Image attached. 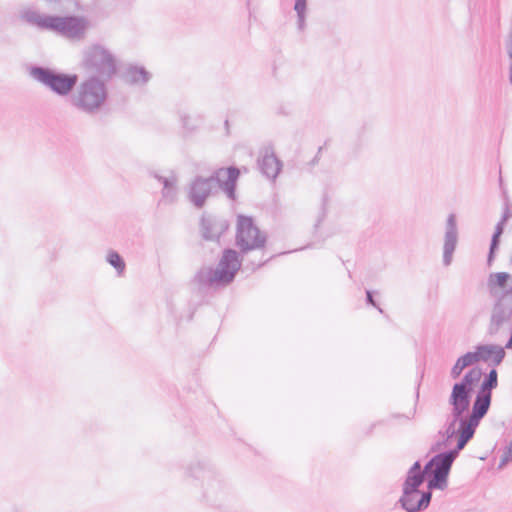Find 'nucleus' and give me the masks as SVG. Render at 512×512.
<instances>
[{"label": "nucleus", "mask_w": 512, "mask_h": 512, "mask_svg": "<svg viewBox=\"0 0 512 512\" xmlns=\"http://www.w3.org/2000/svg\"><path fill=\"white\" fill-rule=\"evenodd\" d=\"M305 13L306 12H302L300 14H297V18H298L297 23H298V28L300 30H302L304 28V25H305Z\"/></svg>", "instance_id": "e433bc0d"}, {"label": "nucleus", "mask_w": 512, "mask_h": 512, "mask_svg": "<svg viewBox=\"0 0 512 512\" xmlns=\"http://www.w3.org/2000/svg\"><path fill=\"white\" fill-rule=\"evenodd\" d=\"M180 120L182 127L189 132L194 131L197 127V125L191 121V117L186 113L180 114Z\"/></svg>", "instance_id": "2f4dec72"}, {"label": "nucleus", "mask_w": 512, "mask_h": 512, "mask_svg": "<svg viewBox=\"0 0 512 512\" xmlns=\"http://www.w3.org/2000/svg\"><path fill=\"white\" fill-rule=\"evenodd\" d=\"M465 368H467L466 365H464L463 362L458 358L453 367L451 368V378L455 380L458 379Z\"/></svg>", "instance_id": "7c9ffc66"}, {"label": "nucleus", "mask_w": 512, "mask_h": 512, "mask_svg": "<svg viewBox=\"0 0 512 512\" xmlns=\"http://www.w3.org/2000/svg\"><path fill=\"white\" fill-rule=\"evenodd\" d=\"M483 375V371L480 367H473L467 371L464 376L458 381L465 385L471 390H475L476 385L479 383Z\"/></svg>", "instance_id": "5701e85b"}, {"label": "nucleus", "mask_w": 512, "mask_h": 512, "mask_svg": "<svg viewBox=\"0 0 512 512\" xmlns=\"http://www.w3.org/2000/svg\"><path fill=\"white\" fill-rule=\"evenodd\" d=\"M241 255L240 250L236 251L232 248H225L223 250L216 269L220 272L224 280V284L231 283L234 280L236 273L240 270L242 266V259L240 258Z\"/></svg>", "instance_id": "ddd939ff"}, {"label": "nucleus", "mask_w": 512, "mask_h": 512, "mask_svg": "<svg viewBox=\"0 0 512 512\" xmlns=\"http://www.w3.org/2000/svg\"><path fill=\"white\" fill-rule=\"evenodd\" d=\"M492 395L477 391L476 396L471 403V411L463 416L459 426L461 427V435L466 440L470 441L476 432L480 421L486 416L491 406Z\"/></svg>", "instance_id": "6e6552de"}, {"label": "nucleus", "mask_w": 512, "mask_h": 512, "mask_svg": "<svg viewBox=\"0 0 512 512\" xmlns=\"http://www.w3.org/2000/svg\"><path fill=\"white\" fill-rule=\"evenodd\" d=\"M502 234L503 233L496 231V230H494V233L492 234L489 252L487 255V265L488 266H491L495 259L496 253L500 246Z\"/></svg>", "instance_id": "a878e982"}, {"label": "nucleus", "mask_w": 512, "mask_h": 512, "mask_svg": "<svg viewBox=\"0 0 512 512\" xmlns=\"http://www.w3.org/2000/svg\"><path fill=\"white\" fill-rule=\"evenodd\" d=\"M473 394V390L458 381L455 382L448 398V404L451 408L447 420L459 425L463 416L470 410Z\"/></svg>", "instance_id": "9d476101"}, {"label": "nucleus", "mask_w": 512, "mask_h": 512, "mask_svg": "<svg viewBox=\"0 0 512 512\" xmlns=\"http://www.w3.org/2000/svg\"><path fill=\"white\" fill-rule=\"evenodd\" d=\"M510 217H511V213H510L509 206L505 205L503 214H502L500 220L497 222V224L495 226V230L503 233L504 229H505V226H506V223H507V221L509 220Z\"/></svg>", "instance_id": "cd10ccee"}, {"label": "nucleus", "mask_w": 512, "mask_h": 512, "mask_svg": "<svg viewBox=\"0 0 512 512\" xmlns=\"http://www.w3.org/2000/svg\"><path fill=\"white\" fill-rule=\"evenodd\" d=\"M511 275L508 272H494L491 273L487 279V288L490 296L498 300L502 291L508 289V281Z\"/></svg>", "instance_id": "6ab92c4d"}, {"label": "nucleus", "mask_w": 512, "mask_h": 512, "mask_svg": "<svg viewBox=\"0 0 512 512\" xmlns=\"http://www.w3.org/2000/svg\"><path fill=\"white\" fill-rule=\"evenodd\" d=\"M418 398H419V392L417 391L416 392V399H418Z\"/></svg>", "instance_id": "c03bdc74"}, {"label": "nucleus", "mask_w": 512, "mask_h": 512, "mask_svg": "<svg viewBox=\"0 0 512 512\" xmlns=\"http://www.w3.org/2000/svg\"><path fill=\"white\" fill-rule=\"evenodd\" d=\"M155 178L162 183L163 188H173L176 187L177 184V177L176 175L172 174L169 177H163L158 174H155Z\"/></svg>", "instance_id": "c85d7f7f"}, {"label": "nucleus", "mask_w": 512, "mask_h": 512, "mask_svg": "<svg viewBox=\"0 0 512 512\" xmlns=\"http://www.w3.org/2000/svg\"><path fill=\"white\" fill-rule=\"evenodd\" d=\"M26 72L29 76H32V64H26L25 65Z\"/></svg>", "instance_id": "a19ab883"}, {"label": "nucleus", "mask_w": 512, "mask_h": 512, "mask_svg": "<svg viewBox=\"0 0 512 512\" xmlns=\"http://www.w3.org/2000/svg\"><path fill=\"white\" fill-rule=\"evenodd\" d=\"M509 81H510V83L512 85V60H511V64H510Z\"/></svg>", "instance_id": "79ce46f5"}, {"label": "nucleus", "mask_w": 512, "mask_h": 512, "mask_svg": "<svg viewBox=\"0 0 512 512\" xmlns=\"http://www.w3.org/2000/svg\"><path fill=\"white\" fill-rule=\"evenodd\" d=\"M266 242V233L259 229L253 217L242 214L237 216L235 245L241 254L262 249Z\"/></svg>", "instance_id": "39448f33"}, {"label": "nucleus", "mask_w": 512, "mask_h": 512, "mask_svg": "<svg viewBox=\"0 0 512 512\" xmlns=\"http://www.w3.org/2000/svg\"><path fill=\"white\" fill-rule=\"evenodd\" d=\"M510 262L512 263V255H511V258H510Z\"/></svg>", "instance_id": "a18cd8bd"}, {"label": "nucleus", "mask_w": 512, "mask_h": 512, "mask_svg": "<svg viewBox=\"0 0 512 512\" xmlns=\"http://www.w3.org/2000/svg\"><path fill=\"white\" fill-rule=\"evenodd\" d=\"M58 15H40L34 12V25L41 30H48L57 33L59 27Z\"/></svg>", "instance_id": "4be33fe9"}, {"label": "nucleus", "mask_w": 512, "mask_h": 512, "mask_svg": "<svg viewBox=\"0 0 512 512\" xmlns=\"http://www.w3.org/2000/svg\"><path fill=\"white\" fill-rule=\"evenodd\" d=\"M512 320V285L502 291L493 304L487 334L495 336L500 329Z\"/></svg>", "instance_id": "1a4fd4ad"}, {"label": "nucleus", "mask_w": 512, "mask_h": 512, "mask_svg": "<svg viewBox=\"0 0 512 512\" xmlns=\"http://www.w3.org/2000/svg\"><path fill=\"white\" fill-rule=\"evenodd\" d=\"M498 386V373L495 367H493L488 374L485 375L482 380L479 391L492 395V391Z\"/></svg>", "instance_id": "b1692460"}, {"label": "nucleus", "mask_w": 512, "mask_h": 512, "mask_svg": "<svg viewBox=\"0 0 512 512\" xmlns=\"http://www.w3.org/2000/svg\"><path fill=\"white\" fill-rule=\"evenodd\" d=\"M57 34L69 37L79 38L86 29L87 21L79 16H60Z\"/></svg>", "instance_id": "dca6fc26"}, {"label": "nucleus", "mask_w": 512, "mask_h": 512, "mask_svg": "<svg viewBox=\"0 0 512 512\" xmlns=\"http://www.w3.org/2000/svg\"><path fill=\"white\" fill-rule=\"evenodd\" d=\"M122 80L130 85L143 86L151 79V74L145 67L129 65L121 75Z\"/></svg>", "instance_id": "a211bd4d"}, {"label": "nucleus", "mask_w": 512, "mask_h": 512, "mask_svg": "<svg viewBox=\"0 0 512 512\" xmlns=\"http://www.w3.org/2000/svg\"><path fill=\"white\" fill-rule=\"evenodd\" d=\"M162 197L169 202H174L177 197V189L176 187L173 188H163L162 189Z\"/></svg>", "instance_id": "473e14b6"}, {"label": "nucleus", "mask_w": 512, "mask_h": 512, "mask_svg": "<svg viewBox=\"0 0 512 512\" xmlns=\"http://www.w3.org/2000/svg\"><path fill=\"white\" fill-rule=\"evenodd\" d=\"M443 428H444V430L439 431V435L442 436V440L435 442L431 446V448H430L431 452H436V451H439L442 447H447L449 445L450 440L453 437H456L458 440L461 435V433H460L461 427L456 423H452V421H450V420L446 419V422H445Z\"/></svg>", "instance_id": "aec40b11"}, {"label": "nucleus", "mask_w": 512, "mask_h": 512, "mask_svg": "<svg viewBox=\"0 0 512 512\" xmlns=\"http://www.w3.org/2000/svg\"><path fill=\"white\" fill-rule=\"evenodd\" d=\"M322 150H323V147H319L318 148V151H317V154L315 155V157L311 160V164L312 165H315L318 160H319V157H320V154L322 153Z\"/></svg>", "instance_id": "ea45409f"}, {"label": "nucleus", "mask_w": 512, "mask_h": 512, "mask_svg": "<svg viewBox=\"0 0 512 512\" xmlns=\"http://www.w3.org/2000/svg\"><path fill=\"white\" fill-rule=\"evenodd\" d=\"M34 79L60 97L70 96L77 86V74L59 72L49 67L34 65Z\"/></svg>", "instance_id": "423d86ee"}, {"label": "nucleus", "mask_w": 512, "mask_h": 512, "mask_svg": "<svg viewBox=\"0 0 512 512\" xmlns=\"http://www.w3.org/2000/svg\"><path fill=\"white\" fill-rule=\"evenodd\" d=\"M325 201H326V199L324 198L322 212H321L320 216L317 219V222L315 224V228H317L320 225V223L324 220V218L326 217V210H325V207H324Z\"/></svg>", "instance_id": "4c0bfd02"}, {"label": "nucleus", "mask_w": 512, "mask_h": 512, "mask_svg": "<svg viewBox=\"0 0 512 512\" xmlns=\"http://www.w3.org/2000/svg\"><path fill=\"white\" fill-rule=\"evenodd\" d=\"M407 483V475L405 476L404 482L402 484V495L398 500L400 507L406 512H422L425 511L432 499V491L427 488V490L421 491L420 487L423 484H419L416 489L409 490L406 489Z\"/></svg>", "instance_id": "9b49d317"}, {"label": "nucleus", "mask_w": 512, "mask_h": 512, "mask_svg": "<svg viewBox=\"0 0 512 512\" xmlns=\"http://www.w3.org/2000/svg\"><path fill=\"white\" fill-rule=\"evenodd\" d=\"M458 242V229L456 215H448L445 226V237L443 245V264L449 266L452 262L453 253Z\"/></svg>", "instance_id": "4468645a"}, {"label": "nucleus", "mask_w": 512, "mask_h": 512, "mask_svg": "<svg viewBox=\"0 0 512 512\" xmlns=\"http://www.w3.org/2000/svg\"><path fill=\"white\" fill-rule=\"evenodd\" d=\"M83 66L88 72L104 80L111 79L117 72L114 55L100 44L92 45L85 50Z\"/></svg>", "instance_id": "0eeeda50"}, {"label": "nucleus", "mask_w": 512, "mask_h": 512, "mask_svg": "<svg viewBox=\"0 0 512 512\" xmlns=\"http://www.w3.org/2000/svg\"><path fill=\"white\" fill-rule=\"evenodd\" d=\"M193 281L200 287L212 286L216 283L224 284V280L217 269L212 267L201 268L194 276Z\"/></svg>", "instance_id": "412c9836"}, {"label": "nucleus", "mask_w": 512, "mask_h": 512, "mask_svg": "<svg viewBox=\"0 0 512 512\" xmlns=\"http://www.w3.org/2000/svg\"><path fill=\"white\" fill-rule=\"evenodd\" d=\"M306 8H307V0H295L294 10L296 11L297 14L306 12Z\"/></svg>", "instance_id": "f704fd0d"}, {"label": "nucleus", "mask_w": 512, "mask_h": 512, "mask_svg": "<svg viewBox=\"0 0 512 512\" xmlns=\"http://www.w3.org/2000/svg\"><path fill=\"white\" fill-rule=\"evenodd\" d=\"M190 476L201 481L203 498L214 507H222L229 498V488L215 468L205 460L196 461L188 468Z\"/></svg>", "instance_id": "7ed1b4c3"}, {"label": "nucleus", "mask_w": 512, "mask_h": 512, "mask_svg": "<svg viewBox=\"0 0 512 512\" xmlns=\"http://www.w3.org/2000/svg\"><path fill=\"white\" fill-rule=\"evenodd\" d=\"M459 359L463 362L464 365H466V367H469L479 362L476 349L474 351L466 352L465 354L460 356Z\"/></svg>", "instance_id": "bb28decb"}, {"label": "nucleus", "mask_w": 512, "mask_h": 512, "mask_svg": "<svg viewBox=\"0 0 512 512\" xmlns=\"http://www.w3.org/2000/svg\"><path fill=\"white\" fill-rule=\"evenodd\" d=\"M468 443V440L460 436L453 449L437 453L423 468L419 460L415 461L407 471V492L416 489L425 480H427L429 490H444L448 485V477L453 462Z\"/></svg>", "instance_id": "f257e3e1"}, {"label": "nucleus", "mask_w": 512, "mask_h": 512, "mask_svg": "<svg viewBox=\"0 0 512 512\" xmlns=\"http://www.w3.org/2000/svg\"><path fill=\"white\" fill-rule=\"evenodd\" d=\"M507 52H508L510 59L512 60V28H511V31L509 33L508 40H507Z\"/></svg>", "instance_id": "58836bf2"}, {"label": "nucleus", "mask_w": 512, "mask_h": 512, "mask_svg": "<svg viewBox=\"0 0 512 512\" xmlns=\"http://www.w3.org/2000/svg\"><path fill=\"white\" fill-rule=\"evenodd\" d=\"M512 461V440L505 448L503 455L501 456L498 468L502 469L505 465Z\"/></svg>", "instance_id": "c756f323"}, {"label": "nucleus", "mask_w": 512, "mask_h": 512, "mask_svg": "<svg viewBox=\"0 0 512 512\" xmlns=\"http://www.w3.org/2000/svg\"><path fill=\"white\" fill-rule=\"evenodd\" d=\"M268 260L264 261L263 263H260L259 266H263Z\"/></svg>", "instance_id": "37998d69"}, {"label": "nucleus", "mask_w": 512, "mask_h": 512, "mask_svg": "<svg viewBox=\"0 0 512 512\" xmlns=\"http://www.w3.org/2000/svg\"><path fill=\"white\" fill-rule=\"evenodd\" d=\"M258 167L261 173L269 179H276L282 169V161L275 155L272 146L264 147L260 151Z\"/></svg>", "instance_id": "2eb2a0df"}, {"label": "nucleus", "mask_w": 512, "mask_h": 512, "mask_svg": "<svg viewBox=\"0 0 512 512\" xmlns=\"http://www.w3.org/2000/svg\"><path fill=\"white\" fill-rule=\"evenodd\" d=\"M20 17L28 24H32V9L29 7L24 9L23 11H21Z\"/></svg>", "instance_id": "c9c22d12"}, {"label": "nucleus", "mask_w": 512, "mask_h": 512, "mask_svg": "<svg viewBox=\"0 0 512 512\" xmlns=\"http://www.w3.org/2000/svg\"><path fill=\"white\" fill-rule=\"evenodd\" d=\"M475 348L479 361H490V365L493 367L499 366L505 358V348L497 344H478Z\"/></svg>", "instance_id": "f3484780"}, {"label": "nucleus", "mask_w": 512, "mask_h": 512, "mask_svg": "<svg viewBox=\"0 0 512 512\" xmlns=\"http://www.w3.org/2000/svg\"><path fill=\"white\" fill-rule=\"evenodd\" d=\"M107 96L105 82L92 75L77 86L76 92L71 95L69 101L77 110L93 115L104 105Z\"/></svg>", "instance_id": "20e7f679"}, {"label": "nucleus", "mask_w": 512, "mask_h": 512, "mask_svg": "<svg viewBox=\"0 0 512 512\" xmlns=\"http://www.w3.org/2000/svg\"><path fill=\"white\" fill-rule=\"evenodd\" d=\"M106 261L116 270L118 275H122L125 271V261L123 257L114 250H110L106 256Z\"/></svg>", "instance_id": "393cba45"}, {"label": "nucleus", "mask_w": 512, "mask_h": 512, "mask_svg": "<svg viewBox=\"0 0 512 512\" xmlns=\"http://www.w3.org/2000/svg\"><path fill=\"white\" fill-rule=\"evenodd\" d=\"M240 170L236 166L219 168L208 177L195 176L186 188L187 200L196 209H202L210 197L218 194L221 189L230 200H236L237 182Z\"/></svg>", "instance_id": "f03ea898"}, {"label": "nucleus", "mask_w": 512, "mask_h": 512, "mask_svg": "<svg viewBox=\"0 0 512 512\" xmlns=\"http://www.w3.org/2000/svg\"><path fill=\"white\" fill-rule=\"evenodd\" d=\"M366 303L375 307L380 313H384L383 309L378 305V303L374 300L373 294L374 292L371 290H366Z\"/></svg>", "instance_id": "72a5a7b5"}, {"label": "nucleus", "mask_w": 512, "mask_h": 512, "mask_svg": "<svg viewBox=\"0 0 512 512\" xmlns=\"http://www.w3.org/2000/svg\"><path fill=\"white\" fill-rule=\"evenodd\" d=\"M229 221L218 215L204 212L201 215L199 227L201 237L206 241H219L229 229Z\"/></svg>", "instance_id": "f8f14e48"}]
</instances>
